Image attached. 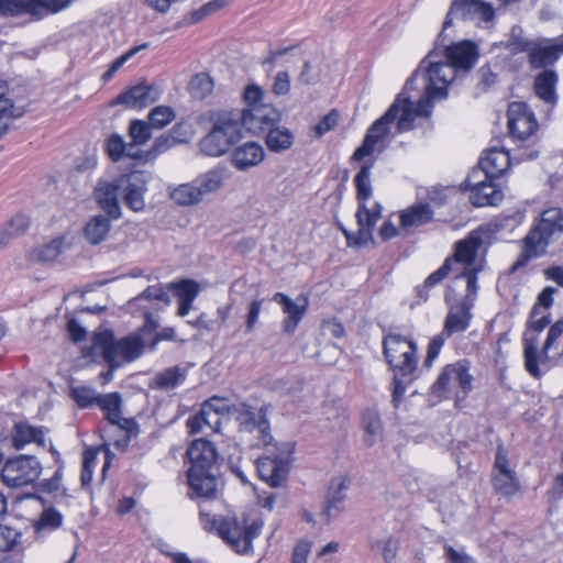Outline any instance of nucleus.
Here are the masks:
<instances>
[{
  "label": "nucleus",
  "mask_w": 563,
  "mask_h": 563,
  "mask_svg": "<svg viewBox=\"0 0 563 563\" xmlns=\"http://www.w3.org/2000/svg\"><path fill=\"white\" fill-rule=\"evenodd\" d=\"M455 77V68L446 62L442 53L438 48L430 51L401 91L408 96V91L412 89L417 79L420 78L423 82V93L416 101L411 100L413 108L405 109L399 129L411 130L417 118L429 117L433 109L432 101L448 97V87Z\"/></svg>",
  "instance_id": "f257e3e1"
},
{
  "label": "nucleus",
  "mask_w": 563,
  "mask_h": 563,
  "mask_svg": "<svg viewBox=\"0 0 563 563\" xmlns=\"http://www.w3.org/2000/svg\"><path fill=\"white\" fill-rule=\"evenodd\" d=\"M200 521L206 531L217 533L240 554L253 551V540L261 533L264 526V521L260 517L210 516L203 510H200Z\"/></svg>",
  "instance_id": "f03ea898"
},
{
  "label": "nucleus",
  "mask_w": 563,
  "mask_h": 563,
  "mask_svg": "<svg viewBox=\"0 0 563 563\" xmlns=\"http://www.w3.org/2000/svg\"><path fill=\"white\" fill-rule=\"evenodd\" d=\"M143 349L144 341L140 333L117 340L112 331L104 330L93 334L92 344L84 351V355L93 358L100 356L111 369H117L140 357Z\"/></svg>",
  "instance_id": "7ed1b4c3"
},
{
  "label": "nucleus",
  "mask_w": 563,
  "mask_h": 563,
  "mask_svg": "<svg viewBox=\"0 0 563 563\" xmlns=\"http://www.w3.org/2000/svg\"><path fill=\"white\" fill-rule=\"evenodd\" d=\"M563 233V209H545L526 238L523 239V250L518 260L512 265V271L526 266L530 260L539 257L547 252L550 241Z\"/></svg>",
  "instance_id": "20e7f679"
},
{
  "label": "nucleus",
  "mask_w": 563,
  "mask_h": 563,
  "mask_svg": "<svg viewBox=\"0 0 563 563\" xmlns=\"http://www.w3.org/2000/svg\"><path fill=\"white\" fill-rule=\"evenodd\" d=\"M269 410L271 407L268 405H263L260 408L245 402L232 405V416L238 422V430L241 434L250 435L255 440L251 443L252 446H276L271 433Z\"/></svg>",
  "instance_id": "39448f33"
},
{
  "label": "nucleus",
  "mask_w": 563,
  "mask_h": 563,
  "mask_svg": "<svg viewBox=\"0 0 563 563\" xmlns=\"http://www.w3.org/2000/svg\"><path fill=\"white\" fill-rule=\"evenodd\" d=\"M407 108H413L411 104V97L405 96V92H400L385 114L369 126L362 145L353 153L352 159L362 161L372 155L375 151L376 144L383 142L388 135L391 123L396 122L398 133L405 132L406 130L399 129V121Z\"/></svg>",
  "instance_id": "423d86ee"
},
{
  "label": "nucleus",
  "mask_w": 563,
  "mask_h": 563,
  "mask_svg": "<svg viewBox=\"0 0 563 563\" xmlns=\"http://www.w3.org/2000/svg\"><path fill=\"white\" fill-rule=\"evenodd\" d=\"M241 136L236 119L230 112H223L217 117L210 132L200 140L199 147L202 154L218 157L227 153Z\"/></svg>",
  "instance_id": "0eeeda50"
},
{
  "label": "nucleus",
  "mask_w": 563,
  "mask_h": 563,
  "mask_svg": "<svg viewBox=\"0 0 563 563\" xmlns=\"http://www.w3.org/2000/svg\"><path fill=\"white\" fill-rule=\"evenodd\" d=\"M383 352L389 366L402 377L417 368V345L399 334H387L383 340Z\"/></svg>",
  "instance_id": "6e6552de"
},
{
  "label": "nucleus",
  "mask_w": 563,
  "mask_h": 563,
  "mask_svg": "<svg viewBox=\"0 0 563 563\" xmlns=\"http://www.w3.org/2000/svg\"><path fill=\"white\" fill-rule=\"evenodd\" d=\"M236 119L238 128H245L255 135L265 134L274 124L282 121L280 113L269 104H253L242 110L229 111Z\"/></svg>",
  "instance_id": "1a4fd4ad"
},
{
  "label": "nucleus",
  "mask_w": 563,
  "mask_h": 563,
  "mask_svg": "<svg viewBox=\"0 0 563 563\" xmlns=\"http://www.w3.org/2000/svg\"><path fill=\"white\" fill-rule=\"evenodd\" d=\"M550 323V313L540 311L539 307H533L530 313L528 329L523 334V356L526 371L534 378H540L542 372L538 365V335Z\"/></svg>",
  "instance_id": "9d476101"
},
{
  "label": "nucleus",
  "mask_w": 563,
  "mask_h": 563,
  "mask_svg": "<svg viewBox=\"0 0 563 563\" xmlns=\"http://www.w3.org/2000/svg\"><path fill=\"white\" fill-rule=\"evenodd\" d=\"M490 482L494 492L508 499L521 488L517 473L510 467L508 454L503 443L497 445Z\"/></svg>",
  "instance_id": "9b49d317"
},
{
  "label": "nucleus",
  "mask_w": 563,
  "mask_h": 563,
  "mask_svg": "<svg viewBox=\"0 0 563 563\" xmlns=\"http://www.w3.org/2000/svg\"><path fill=\"white\" fill-rule=\"evenodd\" d=\"M41 473V464L32 455H19L7 460L1 477L10 487H21L35 482Z\"/></svg>",
  "instance_id": "f8f14e48"
},
{
  "label": "nucleus",
  "mask_w": 563,
  "mask_h": 563,
  "mask_svg": "<svg viewBox=\"0 0 563 563\" xmlns=\"http://www.w3.org/2000/svg\"><path fill=\"white\" fill-rule=\"evenodd\" d=\"M507 115L509 132L518 140H527L538 130L539 125L534 113L525 102H511Z\"/></svg>",
  "instance_id": "ddd939ff"
},
{
  "label": "nucleus",
  "mask_w": 563,
  "mask_h": 563,
  "mask_svg": "<svg viewBox=\"0 0 563 563\" xmlns=\"http://www.w3.org/2000/svg\"><path fill=\"white\" fill-rule=\"evenodd\" d=\"M449 64L455 68V75L459 71H470L478 60V45L468 40L460 41L444 47L441 52Z\"/></svg>",
  "instance_id": "4468645a"
},
{
  "label": "nucleus",
  "mask_w": 563,
  "mask_h": 563,
  "mask_svg": "<svg viewBox=\"0 0 563 563\" xmlns=\"http://www.w3.org/2000/svg\"><path fill=\"white\" fill-rule=\"evenodd\" d=\"M470 366L467 361H461L455 364L446 365L438 379L432 385V394L437 397H443L444 394L452 388L450 378H457V385L467 394L472 389L473 377L468 373Z\"/></svg>",
  "instance_id": "2eb2a0df"
},
{
  "label": "nucleus",
  "mask_w": 563,
  "mask_h": 563,
  "mask_svg": "<svg viewBox=\"0 0 563 563\" xmlns=\"http://www.w3.org/2000/svg\"><path fill=\"white\" fill-rule=\"evenodd\" d=\"M454 16H460L463 20L477 18L489 22L494 19L495 12L490 4L482 0H454L443 23V30L452 24Z\"/></svg>",
  "instance_id": "dca6fc26"
},
{
  "label": "nucleus",
  "mask_w": 563,
  "mask_h": 563,
  "mask_svg": "<svg viewBox=\"0 0 563 563\" xmlns=\"http://www.w3.org/2000/svg\"><path fill=\"white\" fill-rule=\"evenodd\" d=\"M271 449V448H267ZM268 450L272 452L271 455L261 456L256 460V468L258 476L262 481L266 482L272 487L282 486L288 475V462L287 459L275 454V448Z\"/></svg>",
  "instance_id": "f3484780"
},
{
  "label": "nucleus",
  "mask_w": 563,
  "mask_h": 563,
  "mask_svg": "<svg viewBox=\"0 0 563 563\" xmlns=\"http://www.w3.org/2000/svg\"><path fill=\"white\" fill-rule=\"evenodd\" d=\"M563 55V43L559 37L536 38L529 65L533 69H548Z\"/></svg>",
  "instance_id": "a211bd4d"
},
{
  "label": "nucleus",
  "mask_w": 563,
  "mask_h": 563,
  "mask_svg": "<svg viewBox=\"0 0 563 563\" xmlns=\"http://www.w3.org/2000/svg\"><path fill=\"white\" fill-rule=\"evenodd\" d=\"M189 497L203 500L216 499L218 496V481L214 470L188 471Z\"/></svg>",
  "instance_id": "6ab92c4d"
},
{
  "label": "nucleus",
  "mask_w": 563,
  "mask_h": 563,
  "mask_svg": "<svg viewBox=\"0 0 563 563\" xmlns=\"http://www.w3.org/2000/svg\"><path fill=\"white\" fill-rule=\"evenodd\" d=\"M162 91L158 86L142 82L121 92L115 98V103L124 104L130 108L142 109L157 101Z\"/></svg>",
  "instance_id": "aec40b11"
},
{
  "label": "nucleus",
  "mask_w": 563,
  "mask_h": 563,
  "mask_svg": "<svg viewBox=\"0 0 563 563\" xmlns=\"http://www.w3.org/2000/svg\"><path fill=\"white\" fill-rule=\"evenodd\" d=\"M187 455L191 463L188 471L216 470L218 453L212 442L205 439L195 440Z\"/></svg>",
  "instance_id": "412c9836"
},
{
  "label": "nucleus",
  "mask_w": 563,
  "mask_h": 563,
  "mask_svg": "<svg viewBox=\"0 0 563 563\" xmlns=\"http://www.w3.org/2000/svg\"><path fill=\"white\" fill-rule=\"evenodd\" d=\"M482 244L483 231L477 229L470 232L466 238L457 241L454 244V253L450 257L452 258V265L461 264L463 267L470 268L474 264Z\"/></svg>",
  "instance_id": "4be33fe9"
},
{
  "label": "nucleus",
  "mask_w": 563,
  "mask_h": 563,
  "mask_svg": "<svg viewBox=\"0 0 563 563\" xmlns=\"http://www.w3.org/2000/svg\"><path fill=\"white\" fill-rule=\"evenodd\" d=\"M121 188L124 190V202L134 211L144 209L143 195L146 190V181L141 173H132L120 176Z\"/></svg>",
  "instance_id": "5701e85b"
},
{
  "label": "nucleus",
  "mask_w": 563,
  "mask_h": 563,
  "mask_svg": "<svg viewBox=\"0 0 563 563\" xmlns=\"http://www.w3.org/2000/svg\"><path fill=\"white\" fill-rule=\"evenodd\" d=\"M121 404L122 399L118 393L99 395L97 398V405L106 412L107 420L131 433L136 429V423L133 419L121 417Z\"/></svg>",
  "instance_id": "b1692460"
},
{
  "label": "nucleus",
  "mask_w": 563,
  "mask_h": 563,
  "mask_svg": "<svg viewBox=\"0 0 563 563\" xmlns=\"http://www.w3.org/2000/svg\"><path fill=\"white\" fill-rule=\"evenodd\" d=\"M121 188L120 177L110 183H100L95 189V198L106 213L114 220L121 217L118 191Z\"/></svg>",
  "instance_id": "393cba45"
},
{
  "label": "nucleus",
  "mask_w": 563,
  "mask_h": 563,
  "mask_svg": "<svg viewBox=\"0 0 563 563\" xmlns=\"http://www.w3.org/2000/svg\"><path fill=\"white\" fill-rule=\"evenodd\" d=\"M264 157V148L258 143L246 142L233 150L231 164L239 170H246L258 165Z\"/></svg>",
  "instance_id": "a878e982"
},
{
  "label": "nucleus",
  "mask_w": 563,
  "mask_h": 563,
  "mask_svg": "<svg viewBox=\"0 0 563 563\" xmlns=\"http://www.w3.org/2000/svg\"><path fill=\"white\" fill-rule=\"evenodd\" d=\"M559 81V74L552 68L543 69L534 77L533 90L536 96L544 103L556 104L559 96L556 92V85Z\"/></svg>",
  "instance_id": "bb28decb"
},
{
  "label": "nucleus",
  "mask_w": 563,
  "mask_h": 563,
  "mask_svg": "<svg viewBox=\"0 0 563 563\" xmlns=\"http://www.w3.org/2000/svg\"><path fill=\"white\" fill-rule=\"evenodd\" d=\"M472 300H470L468 297H465L457 307L450 309L443 328V331L448 336L457 332H463L468 328L472 319Z\"/></svg>",
  "instance_id": "cd10ccee"
},
{
  "label": "nucleus",
  "mask_w": 563,
  "mask_h": 563,
  "mask_svg": "<svg viewBox=\"0 0 563 563\" xmlns=\"http://www.w3.org/2000/svg\"><path fill=\"white\" fill-rule=\"evenodd\" d=\"M273 300L282 306L283 312L286 314L283 322L284 332L292 333L307 311V302L296 303L283 292H276Z\"/></svg>",
  "instance_id": "c85d7f7f"
},
{
  "label": "nucleus",
  "mask_w": 563,
  "mask_h": 563,
  "mask_svg": "<svg viewBox=\"0 0 563 563\" xmlns=\"http://www.w3.org/2000/svg\"><path fill=\"white\" fill-rule=\"evenodd\" d=\"M433 219V210L428 203H417L402 210L399 214L400 228L406 232L424 225Z\"/></svg>",
  "instance_id": "c756f323"
},
{
  "label": "nucleus",
  "mask_w": 563,
  "mask_h": 563,
  "mask_svg": "<svg viewBox=\"0 0 563 563\" xmlns=\"http://www.w3.org/2000/svg\"><path fill=\"white\" fill-rule=\"evenodd\" d=\"M347 484L341 478H335L331 482L327 496L323 515L327 516L328 521L331 517L338 516L344 509L345 490Z\"/></svg>",
  "instance_id": "7c9ffc66"
},
{
  "label": "nucleus",
  "mask_w": 563,
  "mask_h": 563,
  "mask_svg": "<svg viewBox=\"0 0 563 563\" xmlns=\"http://www.w3.org/2000/svg\"><path fill=\"white\" fill-rule=\"evenodd\" d=\"M111 218L107 214L91 217L84 227V238L91 245L102 243L111 230Z\"/></svg>",
  "instance_id": "2f4dec72"
},
{
  "label": "nucleus",
  "mask_w": 563,
  "mask_h": 563,
  "mask_svg": "<svg viewBox=\"0 0 563 563\" xmlns=\"http://www.w3.org/2000/svg\"><path fill=\"white\" fill-rule=\"evenodd\" d=\"M481 166L492 178L503 175L510 166L509 153L505 150L490 148L486 155L479 159Z\"/></svg>",
  "instance_id": "473e14b6"
},
{
  "label": "nucleus",
  "mask_w": 563,
  "mask_h": 563,
  "mask_svg": "<svg viewBox=\"0 0 563 563\" xmlns=\"http://www.w3.org/2000/svg\"><path fill=\"white\" fill-rule=\"evenodd\" d=\"M295 141V135L291 130L286 126L274 124L265 133V143L267 148L274 153H282L289 150Z\"/></svg>",
  "instance_id": "72a5a7b5"
},
{
  "label": "nucleus",
  "mask_w": 563,
  "mask_h": 563,
  "mask_svg": "<svg viewBox=\"0 0 563 563\" xmlns=\"http://www.w3.org/2000/svg\"><path fill=\"white\" fill-rule=\"evenodd\" d=\"M64 238L57 236L49 242L32 249L27 258L32 263L47 264L58 258L63 252Z\"/></svg>",
  "instance_id": "f704fd0d"
},
{
  "label": "nucleus",
  "mask_w": 563,
  "mask_h": 563,
  "mask_svg": "<svg viewBox=\"0 0 563 563\" xmlns=\"http://www.w3.org/2000/svg\"><path fill=\"white\" fill-rule=\"evenodd\" d=\"M489 179L470 194V201L476 207L495 206L501 201L504 195L501 189Z\"/></svg>",
  "instance_id": "c9c22d12"
},
{
  "label": "nucleus",
  "mask_w": 563,
  "mask_h": 563,
  "mask_svg": "<svg viewBox=\"0 0 563 563\" xmlns=\"http://www.w3.org/2000/svg\"><path fill=\"white\" fill-rule=\"evenodd\" d=\"M35 442L43 445L45 442L44 432L42 429L34 428L27 423H16L13 428L12 444L15 449L20 450L25 444Z\"/></svg>",
  "instance_id": "e433bc0d"
},
{
  "label": "nucleus",
  "mask_w": 563,
  "mask_h": 563,
  "mask_svg": "<svg viewBox=\"0 0 563 563\" xmlns=\"http://www.w3.org/2000/svg\"><path fill=\"white\" fill-rule=\"evenodd\" d=\"M74 0H32L27 2V13L36 20L54 14L71 5Z\"/></svg>",
  "instance_id": "4c0bfd02"
},
{
  "label": "nucleus",
  "mask_w": 563,
  "mask_h": 563,
  "mask_svg": "<svg viewBox=\"0 0 563 563\" xmlns=\"http://www.w3.org/2000/svg\"><path fill=\"white\" fill-rule=\"evenodd\" d=\"M187 376L186 369L179 366L166 368L154 378V385L158 389L169 390L179 386Z\"/></svg>",
  "instance_id": "58836bf2"
},
{
  "label": "nucleus",
  "mask_w": 563,
  "mask_h": 563,
  "mask_svg": "<svg viewBox=\"0 0 563 563\" xmlns=\"http://www.w3.org/2000/svg\"><path fill=\"white\" fill-rule=\"evenodd\" d=\"M170 198L179 206H194L202 200L195 180L174 188Z\"/></svg>",
  "instance_id": "ea45409f"
},
{
  "label": "nucleus",
  "mask_w": 563,
  "mask_h": 563,
  "mask_svg": "<svg viewBox=\"0 0 563 563\" xmlns=\"http://www.w3.org/2000/svg\"><path fill=\"white\" fill-rule=\"evenodd\" d=\"M181 129V124H175L170 131L169 134H162L158 136L151 150L146 153V157L148 158H155L159 154L168 151L173 146H175L178 142H181L183 140H179L177 135L179 134V130Z\"/></svg>",
  "instance_id": "a19ab883"
},
{
  "label": "nucleus",
  "mask_w": 563,
  "mask_h": 563,
  "mask_svg": "<svg viewBox=\"0 0 563 563\" xmlns=\"http://www.w3.org/2000/svg\"><path fill=\"white\" fill-rule=\"evenodd\" d=\"M373 164H364L360 172L356 174L354 178L355 187H356V197L360 203H365V201L372 195V184H371V168Z\"/></svg>",
  "instance_id": "79ce46f5"
},
{
  "label": "nucleus",
  "mask_w": 563,
  "mask_h": 563,
  "mask_svg": "<svg viewBox=\"0 0 563 563\" xmlns=\"http://www.w3.org/2000/svg\"><path fill=\"white\" fill-rule=\"evenodd\" d=\"M197 188L201 198L208 194L216 192L223 185L221 173L218 170H210L195 179Z\"/></svg>",
  "instance_id": "37998d69"
},
{
  "label": "nucleus",
  "mask_w": 563,
  "mask_h": 563,
  "mask_svg": "<svg viewBox=\"0 0 563 563\" xmlns=\"http://www.w3.org/2000/svg\"><path fill=\"white\" fill-rule=\"evenodd\" d=\"M147 118L153 129L161 130L175 120L176 113L172 107L157 106L150 111Z\"/></svg>",
  "instance_id": "c03bdc74"
},
{
  "label": "nucleus",
  "mask_w": 563,
  "mask_h": 563,
  "mask_svg": "<svg viewBox=\"0 0 563 563\" xmlns=\"http://www.w3.org/2000/svg\"><path fill=\"white\" fill-rule=\"evenodd\" d=\"M63 522V516L54 508H46L43 510L38 520L34 523L37 533L42 531H51L59 528Z\"/></svg>",
  "instance_id": "a18cd8bd"
},
{
  "label": "nucleus",
  "mask_w": 563,
  "mask_h": 563,
  "mask_svg": "<svg viewBox=\"0 0 563 563\" xmlns=\"http://www.w3.org/2000/svg\"><path fill=\"white\" fill-rule=\"evenodd\" d=\"M152 129L153 126L148 121L135 119L130 122L129 136L135 143L144 145L152 137Z\"/></svg>",
  "instance_id": "49530a36"
},
{
  "label": "nucleus",
  "mask_w": 563,
  "mask_h": 563,
  "mask_svg": "<svg viewBox=\"0 0 563 563\" xmlns=\"http://www.w3.org/2000/svg\"><path fill=\"white\" fill-rule=\"evenodd\" d=\"M157 301V303L168 305L170 299L167 291L162 286H150L134 301L141 306L142 301ZM152 308L158 309V305H153Z\"/></svg>",
  "instance_id": "de8ad7c7"
},
{
  "label": "nucleus",
  "mask_w": 563,
  "mask_h": 563,
  "mask_svg": "<svg viewBox=\"0 0 563 563\" xmlns=\"http://www.w3.org/2000/svg\"><path fill=\"white\" fill-rule=\"evenodd\" d=\"M202 410H206L208 417L216 419L214 423L220 426V415L228 412L232 415V406H229L227 400L219 397H211L202 405Z\"/></svg>",
  "instance_id": "09e8293b"
},
{
  "label": "nucleus",
  "mask_w": 563,
  "mask_h": 563,
  "mask_svg": "<svg viewBox=\"0 0 563 563\" xmlns=\"http://www.w3.org/2000/svg\"><path fill=\"white\" fill-rule=\"evenodd\" d=\"M364 430L366 432L365 441L373 445L382 433V422L377 413L367 412L363 417Z\"/></svg>",
  "instance_id": "8fccbe9b"
},
{
  "label": "nucleus",
  "mask_w": 563,
  "mask_h": 563,
  "mask_svg": "<svg viewBox=\"0 0 563 563\" xmlns=\"http://www.w3.org/2000/svg\"><path fill=\"white\" fill-rule=\"evenodd\" d=\"M563 333V320L556 321L553 325L550 327L548 331L547 340L543 344L540 355L538 354V362L544 363L549 361V352L555 342L560 339Z\"/></svg>",
  "instance_id": "3c124183"
},
{
  "label": "nucleus",
  "mask_w": 563,
  "mask_h": 563,
  "mask_svg": "<svg viewBox=\"0 0 563 563\" xmlns=\"http://www.w3.org/2000/svg\"><path fill=\"white\" fill-rule=\"evenodd\" d=\"M170 287L176 289L178 300L191 301L196 299L199 294V285L191 279L181 280L178 284H173Z\"/></svg>",
  "instance_id": "603ef678"
},
{
  "label": "nucleus",
  "mask_w": 563,
  "mask_h": 563,
  "mask_svg": "<svg viewBox=\"0 0 563 563\" xmlns=\"http://www.w3.org/2000/svg\"><path fill=\"white\" fill-rule=\"evenodd\" d=\"M212 88L213 81L206 74H198L190 81V90L198 98H205Z\"/></svg>",
  "instance_id": "864d4df0"
},
{
  "label": "nucleus",
  "mask_w": 563,
  "mask_h": 563,
  "mask_svg": "<svg viewBox=\"0 0 563 563\" xmlns=\"http://www.w3.org/2000/svg\"><path fill=\"white\" fill-rule=\"evenodd\" d=\"M95 390L87 386H76L71 388V397L80 407H88L92 404H97Z\"/></svg>",
  "instance_id": "5fc2aeb1"
},
{
  "label": "nucleus",
  "mask_w": 563,
  "mask_h": 563,
  "mask_svg": "<svg viewBox=\"0 0 563 563\" xmlns=\"http://www.w3.org/2000/svg\"><path fill=\"white\" fill-rule=\"evenodd\" d=\"M489 179L492 178L485 173L484 168L478 163V167L472 169L464 183L461 185V188L472 192L473 189L477 188L482 184H485L486 181H489Z\"/></svg>",
  "instance_id": "6e6d98bb"
},
{
  "label": "nucleus",
  "mask_w": 563,
  "mask_h": 563,
  "mask_svg": "<svg viewBox=\"0 0 563 563\" xmlns=\"http://www.w3.org/2000/svg\"><path fill=\"white\" fill-rule=\"evenodd\" d=\"M124 140L118 134H112L106 141V151L111 161L119 162L123 158Z\"/></svg>",
  "instance_id": "4d7b16f0"
},
{
  "label": "nucleus",
  "mask_w": 563,
  "mask_h": 563,
  "mask_svg": "<svg viewBox=\"0 0 563 563\" xmlns=\"http://www.w3.org/2000/svg\"><path fill=\"white\" fill-rule=\"evenodd\" d=\"M0 13L5 16L27 13V2L25 0H0Z\"/></svg>",
  "instance_id": "13d9d810"
},
{
  "label": "nucleus",
  "mask_w": 563,
  "mask_h": 563,
  "mask_svg": "<svg viewBox=\"0 0 563 563\" xmlns=\"http://www.w3.org/2000/svg\"><path fill=\"white\" fill-rule=\"evenodd\" d=\"M356 219L358 228H368L372 230L376 221L379 219V211L369 210L366 208L365 203H360L356 212Z\"/></svg>",
  "instance_id": "bf43d9fd"
},
{
  "label": "nucleus",
  "mask_w": 563,
  "mask_h": 563,
  "mask_svg": "<svg viewBox=\"0 0 563 563\" xmlns=\"http://www.w3.org/2000/svg\"><path fill=\"white\" fill-rule=\"evenodd\" d=\"M340 120V113L338 110L332 109L328 114H325L319 123L314 126V133L317 136H322L329 131L333 130Z\"/></svg>",
  "instance_id": "052dcab7"
},
{
  "label": "nucleus",
  "mask_w": 563,
  "mask_h": 563,
  "mask_svg": "<svg viewBox=\"0 0 563 563\" xmlns=\"http://www.w3.org/2000/svg\"><path fill=\"white\" fill-rule=\"evenodd\" d=\"M20 533L8 526H0V552H7L16 544Z\"/></svg>",
  "instance_id": "680f3d73"
},
{
  "label": "nucleus",
  "mask_w": 563,
  "mask_h": 563,
  "mask_svg": "<svg viewBox=\"0 0 563 563\" xmlns=\"http://www.w3.org/2000/svg\"><path fill=\"white\" fill-rule=\"evenodd\" d=\"M450 272H453L452 258H446L439 269L427 277L423 288H430L439 284Z\"/></svg>",
  "instance_id": "e2e57ef3"
},
{
  "label": "nucleus",
  "mask_w": 563,
  "mask_h": 563,
  "mask_svg": "<svg viewBox=\"0 0 563 563\" xmlns=\"http://www.w3.org/2000/svg\"><path fill=\"white\" fill-rule=\"evenodd\" d=\"M536 40H529L521 36H512L509 42V48L512 53H527L528 60L530 59L531 52L533 49Z\"/></svg>",
  "instance_id": "0e129e2a"
},
{
  "label": "nucleus",
  "mask_w": 563,
  "mask_h": 563,
  "mask_svg": "<svg viewBox=\"0 0 563 563\" xmlns=\"http://www.w3.org/2000/svg\"><path fill=\"white\" fill-rule=\"evenodd\" d=\"M477 88L482 91L489 89L497 80V75L492 70L489 65L482 66L478 71Z\"/></svg>",
  "instance_id": "69168bd1"
},
{
  "label": "nucleus",
  "mask_w": 563,
  "mask_h": 563,
  "mask_svg": "<svg viewBox=\"0 0 563 563\" xmlns=\"http://www.w3.org/2000/svg\"><path fill=\"white\" fill-rule=\"evenodd\" d=\"M212 421H209V417L206 410H200L199 413L187 420V427L190 433L201 432L205 426L212 427Z\"/></svg>",
  "instance_id": "338daca9"
},
{
  "label": "nucleus",
  "mask_w": 563,
  "mask_h": 563,
  "mask_svg": "<svg viewBox=\"0 0 563 563\" xmlns=\"http://www.w3.org/2000/svg\"><path fill=\"white\" fill-rule=\"evenodd\" d=\"M446 563H476V561L465 552H460L453 547L444 545Z\"/></svg>",
  "instance_id": "774afa93"
}]
</instances>
